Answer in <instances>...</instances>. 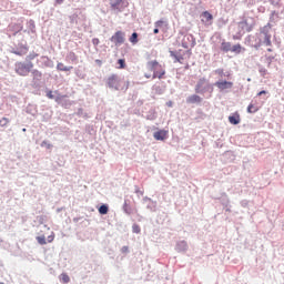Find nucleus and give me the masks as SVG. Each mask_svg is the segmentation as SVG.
I'll return each instance as SVG.
<instances>
[{
    "label": "nucleus",
    "instance_id": "1",
    "mask_svg": "<svg viewBox=\"0 0 284 284\" xmlns=\"http://www.w3.org/2000/svg\"><path fill=\"white\" fill-rule=\"evenodd\" d=\"M105 83L110 90H116L118 92H128L130 88V81L122 80L116 73L109 75Z\"/></svg>",
    "mask_w": 284,
    "mask_h": 284
},
{
    "label": "nucleus",
    "instance_id": "2",
    "mask_svg": "<svg viewBox=\"0 0 284 284\" xmlns=\"http://www.w3.org/2000/svg\"><path fill=\"white\" fill-rule=\"evenodd\" d=\"M40 245H45V243H52L54 241V232L48 226L42 225L40 227V235L37 237Z\"/></svg>",
    "mask_w": 284,
    "mask_h": 284
},
{
    "label": "nucleus",
    "instance_id": "3",
    "mask_svg": "<svg viewBox=\"0 0 284 284\" xmlns=\"http://www.w3.org/2000/svg\"><path fill=\"white\" fill-rule=\"evenodd\" d=\"M148 65L149 70L153 72V75L145 73V79H163L165 70H163V67L158 61H151L148 63Z\"/></svg>",
    "mask_w": 284,
    "mask_h": 284
},
{
    "label": "nucleus",
    "instance_id": "4",
    "mask_svg": "<svg viewBox=\"0 0 284 284\" xmlns=\"http://www.w3.org/2000/svg\"><path fill=\"white\" fill-rule=\"evenodd\" d=\"M32 68H34V63H23V62H17L16 63V72L19 74V77H28L30 72H32Z\"/></svg>",
    "mask_w": 284,
    "mask_h": 284
},
{
    "label": "nucleus",
    "instance_id": "5",
    "mask_svg": "<svg viewBox=\"0 0 284 284\" xmlns=\"http://www.w3.org/2000/svg\"><path fill=\"white\" fill-rule=\"evenodd\" d=\"M215 85L220 89L221 92H225V90H232L234 88V82L219 80L217 82H215Z\"/></svg>",
    "mask_w": 284,
    "mask_h": 284
},
{
    "label": "nucleus",
    "instance_id": "6",
    "mask_svg": "<svg viewBox=\"0 0 284 284\" xmlns=\"http://www.w3.org/2000/svg\"><path fill=\"white\" fill-rule=\"evenodd\" d=\"M112 43L115 45H121L125 43V33L123 31H118L111 37Z\"/></svg>",
    "mask_w": 284,
    "mask_h": 284
},
{
    "label": "nucleus",
    "instance_id": "7",
    "mask_svg": "<svg viewBox=\"0 0 284 284\" xmlns=\"http://www.w3.org/2000/svg\"><path fill=\"white\" fill-rule=\"evenodd\" d=\"M153 139H155V141H165V139H168V130H159L154 132Z\"/></svg>",
    "mask_w": 284,
    "mask_h": 284
},
{
    "label": "nucleus",
    "instance_id": "8",
    "mask_svg": "<svg viewBox=\"0 0 284 284\" xmlns=\"http://www.w3.org/2000/svg\"><path fill=\"white\" fill-rule=\"evenodd\" d=\"M229 122L231 123V125H239V123H241V115L239 113L230 115Z\"/></svg>",
    "mask_w": 284,
    "mask_h": 284
},
{
    "label": "nucleus",
    "instance_id": "9",
    "mask_svg": "<svg viewBox=\"0 0 284 284\" xmlns=\"http://www.w3.org/2000/svg\"><path fill=\"white\" fill-rule=\"evenodd\" d=\"M202 17H203L202 19L203 23H212V19H214V17L212 16V13H210V11H204L202 13Z\"/></svg>",
    "mask_w": 284,
    "mask_h": 284
},
{
    "label": "nucleus",
    "instance_id": "10",
    "mask_svg": "<svg viewBox=\"0 0 284 284\" xmlns=\"http://www.w3.org/2000/svg\"><path fill=\"white\" fill-rule=\"evenodd\" d=\"M214 74H217L219 79H223V77H226V79H230V77H232V73L225 72V70L223 69L215 70Z\"/></svg>",
    "mask_w": 284,
    "mask_h": 284
},
{
    "label": "nucleus",
    "instance_id": "11",
    "mask_svg": "<svg viewBox=\"0 0 284 284\" xmlns=\"http://www.w3.org/2000/svg\"><path fill=\"white\" fill-rule=\"evenodd\" d=\"M264 33V43L267 47L272 45V34H270L267 31H262Z\"/></svg>",
    "mask_w": 284,
    "mask_h": 284
},
{
    "label": "nucleus",
    "instance_id": "12",
    "mask_svg": "<svg viewBox=\"0 0 284 284\" xmlns=\"http://www.w3.org/2000/svg\"><path fill=\"white\" fill-rule=\"evenodd\" d=\"M57 70H60V72H70V70H72V67H67L62 62H59L57 64Z\"/></svg>",
    "mask_w": 284,
    "mask_h": 284
},
{
    "label": "nucleus",
    "instance_id": "13",
    "mask_svg": "<svg viewBox=\"0 0 284 284\" xmlns=\"http://www.w3.org/2000/svg\"><path fill=\"white\" fill-rule=\"evenodd\" d=\"M59 281L62 283V284H69L71 278L70 276L67 274V273H62L60 276H59Z\"/></svg>",
    "mask_w": 284,
    "mask_h": 284
},
{
    "label": "nucleus",
    "instance_id": "14",
    "mask_svg": "<svg viewBox=\"0 0 284 284\" xmlns=\"http://www.w3.org/2000/svg\"><path fill=\"white\" fill-rule=\"evenodd\" d=\"M31 74H32L33 81H41V77H43V74L39 70H33Z\"/></svg>",
    "mask_w": 284,
    "mask_h": 284
},
{
    "label": "nucleus",
    "instance_id": "15",
    "mask_svg": "<svg viewBox=\"0 0 284 284\" xmlns=\"http://www.w3.org/2000/svg\"><path fill=\"white\" fill-rule=\"evenodd\" d=\"M201 101H202L201 97H199V95H196V94L191 95V97H189V99H187V102H189V103H201Z\"/></svg>",
    "mask_w": 284,
    "mask_h": 284
},
{
    "label": "nucleus",
    "instance_id": "16",
    "mask_svg": "<svg viewBox=\"0 0 284 284\" xmlns=\"http://www.w3.org/2000/svg\"><path fill=\"white\" fill-rule=\"evenodd\" d=\"M221 50H223V52H230V50H232V43L222 42Z\"/></svg>",
    "mask_w": 284,
    "mask_h": 284
},
{
    "label": "nucleus",
    "instance_id": "17",
    "mask_svg": "<svg viewBox=\"0 0 284 284\" xmlns=\"http://www.w3.org/2000/svg\"><path fill=\"white\" fill-rule=\"evenodd\" d=\"M205 80H200L196 84L195 92L201 93L203 92V85H205Z\"/></svg>",
    "mask_w": 284,
    "mask_h": 284
},
{
    "label": "nucleus",
    "instance_id": "18",
    "mask_svg": "<svg viewBox=\"0 0 284 284\" xmlns=\"http://www.w3.org/2000/svg\"><path fill=\"white\" fill-rule=\"evenodd\" d=\"M110 6L113 10H119V6H121V0H110Z\"/></svg>",
    "mask_w": 284,
    "mask_h": 284
},
{
    "label": "nucleus",
    "instance_id": "19",
    "mask_svg": "<svg viewBox=\"0 0 284 284\" xmlns=\"http://www.w3.org/2000/svg\"><path fill=\"white\" fill-rule=\"evenodd\" d=\"M129 41H130L131 43H133V45L136 44V43H139V33L133 32L132 36H131V38L129 39Z\"/></svg>",
    "mask_w": 284,
    "mask_h": 284
},
{
    "label": "nucleus",
    "instance_id": "20",
    "mask_svg": "<svg viewBox=\"0 0 284 284\" xmlns=\"http://www.w3.org/2000/svg\"><path fill=\"white\" fill-rule=\"evenodd\" d=\"M241 50H243V47H241V44H235L231 48V52H235V54H241Z\"/></svg>",
    "mask_w": 284,
    "mask_h": 284
},
{
    "label": "nucleus",
    "instance_id": "21",
    "mask_svg": "<svg viewBox=\"0 0 284 284\" xmlns=\"http://www.w3.org/2000/svg\"><path fill=\"white\" fill-rule=\"evenodd\" d=\"M118 64H119L118 70H125V67H126L125 59H119Z\"/></svg>",
    "mask_w": 284,
    "mask_h": 284
},
{
    "label": "nucleus",
    "instance_id": "22",
    "mask_svg": "<svg viewBox=\"0 0 284 284\" xmlns=\"http://www.w3.org/2000/svg\"><path fill=\"white\" fill-rule=\"evenodd\" d=\"M247 112H248L250 114H254V112H258V108H257L256 105H254V104H250V105L247 106Z\"/></svg>",
    "mask_w": 284,
    "mask_h": 284
},
{
    "label": "nucleus",
    "instance_id": "23",
    "mask_svg": "<svg viewBox=\"0 0 284 284\" xmlns=\"http://www.w3.org/2000/svg\"><path fill=\"white\" fill-rule=\"evenodd\" d=\"M108 212H109L108 205L103 204L99 207L100 214H108Z\"/></svg>",
    "mask_w": 284,
    "mask_h": 284
},
{
    "label": "nucleus",
    "instance_id": "24",
    "mask_svg": "<svg viewBox=\"0 0 284 284\" xmlns=\"http://www.w3.org/2000/svg\"><path fill=\"white\" fill-rule=\"evenodd\" d=\"M132 232L133 234H141V226H139V224H133Z\"/></svg>",
    "mask_w": 284,
    "mask_h": 284
},
{
    "label": "nucleus",
    "instance_id": "25",
    "mask_svg": "<svg viewBox=\"0 0 284 284\" xmlns=\"http://www.w3.org/2000/svg\"><path fill=\"white\" fill-rule=\"evenodd\" d=\"M155 28H159L160 30H163V27L165 26V21L160 20L154 23Z\"/></svg>",
    "mask_w": 284,
    "mask_h": 284
},
{
    "label": "nucleus",
    "instance_id": "26",
    "mask_svg": "<svg viewBox=\"0 0 284 284\" xmlns=\"http://www.w3.org/2000/svg\"><path fill=\"white\" fill-rule=\"evenodd\" d=\"M8 123H10V120L8 118H2L0 120V125L3 128L6 126Z\"/></svg>",
    "mask_w": 284,
    "mask_h": 284
},
{
    "label": "nucleus",
    "instance_id": "27",
    "mask_svg": "<svg viewBox=\"0 0 284 284\" xmlns=\"http://www.w3.org/2000/svg\"><path fill=\"white\" fill-rule=\"evenodd\" d=\"M41 148H47V150H51L52 144H50V142H48V141H43V142L41 143Z\"/></svg>",
    "mask_w": 284,
    "mask_h": 284
},
{
    "label": "nucleus",
    "instance_id": "28",
    "mask_svg": "<svg viewBox=\"0 0 284 284\" xmlns=\"http://www.w3.org/2000/svg\"><path fill=\"white\" fill-rule=\"evenodd\" d=\"M37 57H39V54H37V53H30V54L27 57V61H33V59H37Z\"/></svg>",
    "mask_w": 284,
    "mask_h": 284
},
{
    "label": "nucleus",
    "instance_id": "29",
    "mask_svg": "<svg viewBox=\"0 0 284 284\" xmlns=\"http://www.w3.org/2000/svg\"><path fill=\"white\" fill-rule=\"evenodd\" d=\"M101 43V41L99 40V38H93L92 39V44L93 45H99Z\"/></svg>",
    "mask_w": 284,
    "mask_h": 284
},
{
    "label": "nucleus",
    "instance_id": "30",
    "mask_svg": "<svg viewBox=\"0 0 284 284\" xmlns=\"http://www.w3.org/2000/svg\"><path fill=\"white\" fill-rule=\"evenodd\" d=\"M47 97H48L49 99H54V95H52V91H49L48 94H47Z\"/></svg>",
    "mask_w": 284,
    "mask_h": 284
},
{
    "label": "nucleus",
    "instance_id": "31",
    "mask_svg": "<svg viewBox=\"0 0 284 284\" xmlns=\"http://www.w3.org/2000/svg\"><path fill=\"white\" fill-rule=\"evenodd\" d=\"M263 94H267V91H260V92L257 93V97H263Z\"/></svg>",
    "mask_w": 284,
    "mask_h": 284
},
{
    "label": "nucleus",
    "instance_id": "32",
    "mask_svg": "<svg viewBox=\"0 0 284 284\" xmlns=\"http://www.w3.org/2000/svg\"><path fill=\"white\" fill-rule=\"evenodd\" d=\"M95 63H97L98 65H100V67L103 65V61H101V60H95Z\"/></svg>",
    "mask_w": 284,
    "mask_h": 284
},
{
    "label": "nucleus",
    "instance_id": "33",
    "mask_svg": "<svg viewBox=\"0 0 284 284\" xmlns=\"http://www.w3.org/2000/svg\"><path fill=\"white\" fill-rule=\"evenodd\" d=\"M69 55L71 57V59H77V54L74 52H71Z\"/></svg>",
    "mask_w": 284,
    "mask_h": 284
},
{
    "label": "nucleus",
    "instance_id": "34",
    "mask_svg": "<svg viewBox=\"0 0 284 284\" xmlns=\"http://www.w3.org/2000/svg\"><path fill=\"white\" fill-rule=\"evenodd\" d=\"M159 30H161V29L155 27V29L153 30V33L159 34Z\"/></svg>",
    "mask_w": 284,
    "mask_h": 284
},
{
    "label": "nucleus",
    "instance_id": "35",
    "mask_svg": "<svg viewBox=\"0 0 284 284\" xmlns=\"http://www.w3.org/2000/svg\"><path fill=\"white\" fill-rule=\"evenodd\" d=\"M171 57H174V59H176V61H179V58L176 57V54H174V51H171Z\"/></svg>",
    "mask_w": 284,
    "mask_h": 284
},
{
    "label": "nucleus",
    "instance_id": "36",
    "mask_svg": "<svg viewBox=\"0 0 284 284\" xmlns=\"http://www.w3.org/2000/svg\"><path fill=\"white\" fill-rule=\"evenodd\" d=\"M55 3H57L58 6H61V3H63V0H55Z\"/></svg>",
    "mask_w": 284,
    "mask_h": 284
},
{
    "label": "nucleus",
    "instance_id": "37",
    "mask_svg": "<svg viewBox=\"0 0 284 284\" xmlns=\"http://www.w3.org/2000/svg\"><path fill=\"white\" fill-rule=\"evenodd\" d=\"M136 194H140L141 196H143V191L136 190Z\"/></svg>",
    "mask_w": 284,
    "mask_h": 284
},
{
    "label": "nucleus",
    "instance_id": "38",
    "mask_svg": "<svg viewBox=\"0 0 284 284\" xmlns=\"http://www.w3.org/2000/svg\"><path fill=\"white\" fill-rule=\"evenodd\" d=\"M13 54H17L18 57H21V52H19V51H13Z\"/></svg>",
    "mask_w": 284,
    "mask_h": 284
},
{
    "label": "nucleus",
    "instance_id": "39",
    "mask_svg": "<svg viewBox=\"0 0 284 284\" xmlns=\"http://www.w3.org/2000/svg\"><path fill=\"white\" fill-rule=\"evenodd\" d=\"M168 105H169V108H172V102H169Z\"/></svg>",
    "mask_w": 284,
    "mask_h": 284
},
{
    "label": "nucleus",
    "instance_id": "40",
    "mask_svg": "<svg viewBox=\"0 0 284 284\" xmlns=\"http://www.w3.org/2000/svg\"><path fill=\"white\" fill-rule=\"evenodd\" d=\"M247 32H252V27H250V28L247 29Z\"/></svg>",
    "mask_w": 284,
    "mask_h": 284
},
{
    "label": "nucleus",
    "instance_id": "41",
    "mask_svg": "<svg viewBox=\"0 0 284 284\" xmlns=\"http://www.w3.org/2000/svg\"><path fill=\"white\" fill-rule=\"evenodd\" d=\"M267 52H272V49H267Z\"/></svg>",
    "mask_w": 284,
    "mask_h": 284
}]
</instances>
